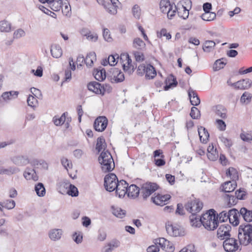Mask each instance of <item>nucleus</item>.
<instances>
[{"label": "nucleus", "instance_id": "nucleus-1", "mask_svg": "<svg viewBox=\"0 0 252 252\" xmlns=\"http://www.w3.org/2000/svg\"><path fill=\"white\" fill-rule=\"evenodd\" d=\"M196 220L191 223L192 226L197 227L202 224L208 230H214L218 226L219 222L216 212L213 209L203 214L201 217H198Z\"/></svg>", "mask_w": 252, "mask_h": 252}, {"label": "nucleus", "instance_id": "nucleus-2", "mask_svg": "<svg viewBox=\"0 0 252 252\" xmlns=\"http://www.w3.org/2000/svg\"><path fill=\"white\" fill-rule=\"evenodd\" d=\"M238 238L241 245L247 246L252 243V224H242L239 227Z\"/></svg>", "mask_w": 252, "mask_h": 252}, {"label": "nucleus", "instance_id": "nucleus-3", "mask_svg": "<svg viewBox=\"0 0 252 252\" xmlns=\"http://www.w3.org/2000/svg\"><path fill=\"white\" fill-rule=\"evenodd\" d=\"M98 160L101 164V169L104 172H110L115 167L113 158L108 150L103 151L100 153Z\"/></svg>", "mask_w": 252, "mask_h": 252}, {"label": "nucleus", "instance_id": "nucleus-4", "mask_svg": "<svg viewBox=\"0 0 252 252\" xmlns=\"http://www.w3.org/2000/svg\"><path fill=\"white\" fill-rule=\"evenodd\" d=\"M203 206V203L198 199L189 201L185 204V209L191 214L189 216L191 223L197 220L196 219L198 217L196 215V214L201 211Z\"/></svg>", "mask_w": 252, "mask_h": 252}, {"label": "nucleus", "instance_id": "nucleus-5", "mask_svg": "<svg viewBox=\"0 0 252 252\" xmlns=\"http://www.w3.org/2000/svg\"><path fill=\"white\" fill-rule=\"evenodd\" d=\"M158 188V186L155 183L147 182L143 184L140 188L141 195L143 199H147Z\"/></svg>", "mask_w": 252, "mask_h": 252}, {"label": "nucleus", "instance_id": "nucleus-6", "mask_svg": "<svg viewBox=\"0 0 252 252\" xmlns=\"http://www.w3.org/2000/svg\"><path fill=\"white\" fill-rule=\"evenodd\" d=\"M119 182L116 175L114 173L107 174L104 179V186L106 190L112 192L116 189Z\"/></svg>", "mask_w": 252, "mask_h": 252}, {"label": "nucleus", "instance_id": "nucleus-7", "mask_svg": "<svg viewBox=\"0 0 252 252\" xmlns=\"http://www.w3.org/2000/svg\"><path fill=\"white\" fill-rule=\"evenodd\" d=\"M224 250L227 252H236L239 249L240 246L236 239L233 238H227L223 243Z\"/></svg>", "mask_w": 252, "mask_h": 252}, {"label": "nucleus", "instance_id": "nucleus-8", "mask_svg": "<svg viewBox=\"0 0 252 252\" xmlns=\"http://www.w3.org/2000/svg\"><path fill=\"white\" fill-rule=\"evenodd\" d=\"M108 86L106 85L105 87L102 85L100 83L93 81L88 83L87 85L88 89L89 91L94 93L96 94L103 95L106 91V87Z\"/></svg>", "mask_w": 252, "mask_h": 252}, {"label": "nucleus", "instance_id": "nucleus-9", "mask_svg": "<svg viewBox=\"0 0 252 252\" xmlns=\"http://www.w3.org/2000/svg\"><path fill=\"white\" fill-rule=\"evenodd\" d=\"M120 60L123 63V68L125 71H127L129 73L133 71L134 66L131 64L132 61L128 54L121 55Z\"/></svg>", "mask_w": 252, "mask_h": 252}, {"label": "nucleus", "instance_id": "nucleus-10", "mask_svg": "<svg viewBox=\"0 0 252 252\" xmlns=\"http://www.w3.org/2000/svg\"><path fill=\"white\" fill-rule=\"evenodd\" d=\"M108 125V120L105 116L97 117L94 123V129L98 132L103 131Z\"/></svg>", "mask_w": 252, "mask_h": 252}, {"label": "nucleus", "instance_id": "nucleus-11", "mask_svg": "<svg viewBox=\"0 0 252 252\" xmlns=\"http://www.w3.org/2000/svg\"><path fill=\"white\" fill-rule=\"evenodd\" d=\"M166 230L169 235L173 237L183 236L185 234L183 228L178 226L173 225L172 224H170L169 222L166 224Z\"/></svg>", "mask_w": 252, "mask_h": 252}, {"label": "nucleus", "instance_id": "nucleus-12", "mask_svg": "<svg viewBox=\"0 0 252 252\" xmlns=\"http://www.w3.org/2000/svg\"><path fill=\"white\" fill-rule=\"evenodd\" d=\"M231 226L228 224L221 225L218 229L217 236L221 240L225 239L230 236Z\"/></svg>", "mask_w": 252, "mask_h": 252}, {"label": "nucleus", "instance_id": "nucleus-13", "mask_svg": "<svg viewBox=\"0 0 252 252\" xmlns=\"http://www.w3.org/2000/svg\"><path fill=\"white\" fill-rule=\"evenodd\" d=\"M155 244L158 245L161 248L167 252H172L174 250V247L172 243L167 240L164 238H160L156 239Z\"/></svg>", "mask_w": 252, "mask_h": 252}, {"label": "nucleus", "instance_id": "nucleus-14", "mask_svg": "<svg viewBox=\"0 0 252 252\" xmlns=\"http://www.w3.org/2000/svg\"><path fill=\"white\" fill-rule=\"evenodd\" d=\"M171 196L169 194L162 195L158 193L155 197H151V201L157 205L162 206L167 204Z\"/></svg>", "mask_w": 252, "mask_h": 252}, {"label": "nucleus", "instance_id": "nucleus-15", "mask_svg": "<svg viewBox=\"0 0 252 252\" xmlns=\"http://www.w3.org/2000/svg\"><path fill=\"white\" fill-rule=\"evenodd\" d=\"M128 185L127 182L123 180L117 183L115 190L116 191V194L118 195L120 198L124 197L126 194Z\"/></svg>", "mask_w": 252, "mask_h": 252}, {"label": "nucleus", "instance_id": "nucleus-16", "mask_svg": "<svg viewBox=\"0 0 252 252\" xmlns=\"http://www.w3.org/2000/svg\"><path fill=\"white\" fill-rule=\"evenodd\" d=\"M229 221L230 223L233 226L238 225L239 223V217L241 216L239 211L235 208H233L229 210Z\"/></svg>", "mask_w": 252, "mask_h": 252}, {"label": "nucleus", "instance_id": "nucleus-17", "mask_svg": "<svg viewBox=\"0 0 252 252\" xmlns=\"http://www.w3.org/2000/svg\"><path fill=\"white\" fill-rule=\"evenodd\" d=\"M11 160L15 165L20 166H25L29 163V159L27 156L18 155L12 157Z\"/></svg>", "mask_w": 252, "mask_h": 252}, {"label": "nucleus", "instance_id": "nucleus-18", "mask_svg": "<svg viewBox=\"0 0 252 252\" xmlns=\"http://www.w3.org/2000/svg\"><path fill=\"white\" fill-rule=\"evenodd\" d=\"M252 81L250 79H242L232 84V85L237 89L246 90L252 86Z\"/></svg>", "mask_w": 252, "mask_h": 252}, {"label": "nucleus", "instance_id": "nucleus-19", "mask_svg": "<svg viewBox=\"0 0 252 252\" xmlns=\"http://www.w3.org/2000/svg\"><path fill=\"white\" fill-rule=\"evenodd\" d=\"M165 85L164 86V90L168 91L170 88L176 87L178 82L176 78L172 74H170L165 79Z\"/></svg>", "mask_w": 252, "mask_h": 252}, {"label": "nucleus", "instance_id": "nucleus-20", "mask_svg": "<svg viewBox=\"0 0 252 252\" xmlns=\"http://www.w3.org/2000/svg\"><path fill=\"white\" fill-rule=\"evenodd\" d=\"M111 72H112L113 78L115 83H120L123 82L125 79L124 74L118 68H112Z\"/></svg>", "mask_w": 252, "mask_h": 252}, {"label": "nucleus", "instance_id": "nucleus-21", "mask_svg": "<svg viewBox=\"0 0 252 252\" xmlns=\"http://www.w3.org/2000/svg\"><path fill=\"white\" fill-rule=\"evenodd\" d=\"M93 75L96 80L102 81L106 78L105 70L101 66L98 68H95L93 71Z\"/></svg>", "mask_w": 252, "mask_h": 252}, {"label": "nucleus", "instance_id": "nucleus-22", "mask_svg": "<svg viewBox=\"0 0 252 252\" xmlns=\"http://www.w3.org/2000/svg\"><path fill=\"white\" fill-rule=\"evenodd\" d=\"M239 214L243 220L247 222L252 221V211L248 210L245 207H242L239 211Z\"/></svg>", "mask_w": 252, "mask_h": 252}, {"label": "nucleus", "instance_id": "nucleus-23", "mask_svg": "<svg viewBox=\"0 0 252 252\" xmlns=\"http://www.w3.org/2000/svg\"><path fill=\"white\" fill-rule=\"evenodd\" d=\"M127 190L126 194L128 196L133 198L137 197L140 191V189L134 184H132L129 187L127 186Z\"/></svg>", "mask_w": 252, "mask_h": 252}, {"label": "nucleus", "instance_id": "nucleus-24", "mask_svg": "<svg viewBox=\"0 0 252 252\" xmlns=\"http://www.w3.org/2000/svg\"><path fill=\"white\" fill-rule=\"evenodd\" d=\"M188 95L191 105L193 106H197L200 104V98L197 93L191 89H189L188 91Z\"/></svg>", "mask_w": 252, "mask_h": 252}, {"label": "nucleus", "instance_id": "nucleus-25", "mask_svg": "<svg viewBox=\"0 0 252 252\" xmlns=\"http://www.w3.org/2000/svg\"><path fill=\"white\" fill-rule=\"evenodd\" d=\"M198 132L200 141L206 143L209 137V133L207 130L204 127L200 126L198 128Z\"/></svg>", "mask_w": 252, "mask_h": 252}, {"label": "nucleus", "instance_id": "nucleus-26", "mask_svg": "<svg viewBox=\"0 0 252 252\" xmlns=\"http://www.w3.org/2000/svg\"><path fill=\"white\" fill-rule=\"evenodd\" d=\"M236 187V181H227L222 185V191L225 192H230L234 191Z\"/></svg>", "mask_w": 252, "mask_h": 252}, {"label": "nucleus", "instance_id": "nucleus-27", "mask_svg": "<svg viewBox=\"0 0 252 252\" xmlns=\"http://www.w3.org/2000/svg\"><path fill=\"white\" fill-rule=\"evenodd\" d=\"M145 73L146 78L149 79L154 78L157 75L155 67L150 64L146 65Z\"/></svg>", "mask_w": 252, "mask_h": 252}, {"label": "nucleus", "instance_id": "nucleus-28", "mask_svg": "<svg viewBox=\"0 0 252 252\" xmlns=\"http://www.w3.org/2000/svg\"><path fill=\"white\" fill-rule=\"evenodd\" d=\"M50 52L53 57L59 58L63 54V52L61 46L59 45H54L51 47Z\"/></svg>", "mask_w": 252, "mask_h": 252}, {"label": "nucleus", "instance_id": "nucleus-29", "mask_svg": "<svg viewBox=\"0 0 252 252\" xmlns=\"http://www.w3.org/2000/svg\"><path fill=\"white\" fill-rule=\"evenodd\" d=\"M62 230L60 229H54L50 231L49 233L50 238L54 241H56L61 238Z\"/></svg>", "mask_w": 252, "mask_h": 252}, {"label": "nucleus", "instance_id": "nucleus-30", "mask_svg": "<svg viewBox=\"0 0 252 252\" xmlns=\"http://www.w3.org/2000/svg\"><path fill=\"white\" fill-rule=\"evenodd\" d=\"M159 6L161 11L163 13H165L169 8L173 7V6L171 4L169 0H161Z\"/></svg>", "mask_w": 252, "mask_h": 252}, {"label": "nucleus", "instance_id": "nucleus-31", "mask_svg": "<svg viewBox=\"0 0 252 252\" xmlns=\"http://www.w3.org/2000/svg\"><path fill=\"white\" fill-rule=\"evenodd\" d=\"M226 175L232 179V181H236L238 179V172L233 167H229L226 172Z\"/></svg>", "mask_w": 252, "mask_h": 252}, {"label": "nucleus", "instance_id": "nucleus-32", "mask_svg": "<svg viewBox=\"0 0 252 252\" xmlns=\"http://www.w3.org/2000/svg\"><path fill=\"white\" fill-rule=\"evenodd\" d=\"M216 42L213 40H206L204 43L202 48L205 52H210L214 48Z\"/></svg>", "mask_w": 252, "mask_h": 252}, {"label": "nucleus", "instance_id": "nucleus-33", "mask_svg": "<svg viewBox=\"0 0 252 252\" xmlns=\"http://www.w3.org/2000/svg\"><path fill=\"white\" fill-rule=\"evenodd\" d=\"M20 171V169L15 167H10L8 169H4L3 167L0 168V174L11 175Z\"/></svg>", "mask_w": 252, "mask_h": 252}, {"label": "nucleus", "instance_id": "nucleus-34", "mask_svg": "<svg viewBox=\"0 0 252 252\" xmlns=\"http://www.w3.org/2000/svg\"><path fill=\"white\" fill-rule=\"evenodd\" d=\"M34 190L38 196H43L45 194V188L42 183H38L35 185Z\"/></svg>", "mask_w": 252, "mask_h": 252}, {"label": "nucleus", "instance_id": "nucleus-35", "mask_svg": "<svg viewBox=\"0 0 252 252\" xmlns=\"http://www.w3.org/2000/svg\"><path fill=\"white\" fill-rule=\"evenodd\" d=\"M106 147V144L104 137L102 136L99 137L97 139L96 144V149L97 150L98 152H100L102 149L104 150Z\"/></svg>", "mask_w": 252, "mask_h": 252}, {"label": "nucleus", "instance_id": "nucleus-36", "mask_svg": "<svg viewBox=\"0 0 252 252\" xmlns=\"http://www.w3.org/2000/svg\"><path fill=\"white\" fill-rule=\"evenodd\" d=\"M112 213L116 217L123 219L126 215V211L122 209L121 208L112 207Z\"/></svg>", "mask_w": 252, "mask_h": 252}, {"label": "nucleus", "instance_id": "nucleus-37", "mask_svg": "<svg viewBox=\"0 0 252 252\" xmlns=\"http://www.w3.org/2000/svg\"><path fill=\"white\" fill-rule=\"evenodd\" d=\"M19 93L15 91L6 92L3 93L1 97L4 100H10L17 97Z\"/></svg>", "mask_w": 252, "mask_h": 252}, {"label": "nucleus", "instance_id": "nucleus-38", "mask_svg": "<svg viewBox=\"0 0 252 252\" xmlns=\"http://www.w3.org/2000/svg\"><path fill=\"white\" fill-rule=\"evenodd\" d=\"M225 59L221 58L220 59H218L216 61L214 65H213V69L214 71H218L222 69L224 67L225 65L226 64V62H224V61H225Z\"/></svg>", "mask_w": 252, "mask_h": 252}, {"label": "nucleus", "instance_id": "nucleus-39", "mask_svg": "<svg viewBox=\"0 0 252 252\" xmlns=\"http://www.w3.org/2000/svg\"><path fill=\"white\" fill-rule=\"evenodd\" d=\"M95 53L91 52L87 55L85 58V63L87 66H92L94 63V61L96 60Z\"/></svg>", "mask_w": 252, "mask_h": 252}, {"label": "nucleus", "instance_id": "nucleus-40", "mask_svg": "<svg viewBox=\"0 0 252 252\" xmlns=\"http://www.w3.org/2000/svg\"><path fill=\"white\" fill-rule=\"evenodd\" d=\"M216 14L213 12H204L200 16L203 20L211 21L214 20L216 17Z\"/></svg>", "mask_w": 252, "mask_h": 252}, {"label": "nucleus", "instance_id": "nucleus-41", "mask_svg": "<svg viewBox=\"0 0 252 252\" xmlns=\"http://www.w3.org/2000/svg\"><path fill=\"white\" fill-rule=\"evenodd\" d=\"M133 46L134 48L138 50H142L145 47L146 44L140 38H135L133 40Z\"/></svg>", "mask_w": 252, "mask_h": 252}, {"label": "nucleus", "instance_id": "nucleus-42", "mask_svg": "<svg viewBox=\"0 0 252 252\" xmlns=\"http://www.w3.org/2000/svg\"><path fill=\"white\" fill-rule=\"evenodd\" d=\"M11 25L8 22L3 20L0 22V31L9 32L11 31Z\"/></svg>", "mask_w": 252, "mask_h": 252}, {"label": "nucleus", "instance_id": "nucleus-43", "mask_svg": "<svg viewBox=\"0 0 252 252\" xmlns=\"http://www.w3.org/2000/svg\"><path fill=\"white\" fill-rule=\"evenodd\" d=\"M229 211H223L220 213L219 214H216V216L218 217V221L221 222L226 221L229 218Z\"/></svg>", "mask_w": 252, "mask_h": 252}, {"label": "nucleus", "instance_id": "nucleus-44", "mask_svg": "<svg viewBox=\"0 0 252 252\" xmlns=\"http://www.w3.org/2000/svg\"><path fill=\"white\" fill-rule=\"evenodd\" d=\"M216 114L222 119L226 117V110L221 105H217L216 109Z\"/></svg>", "mask_w": 252, "mask_h": 252}, {"label": "nucleus", "instance_id": "nucleus-45", "mask_svg": "<svg viewBox=\"0 0 252 252\" xmlns=\"http://www.w3.org/2000/svg\"><path fill=\"white\" fill-rule=\"evenodd\" d=\"M67 193L72 197H76L78 195V190L77 188L73 185L70 184L68 187Z\"/></svg>", "mask_w": 252, "mask_h": 252}, {"label": "nucleus", "instance_id": "nucleus-46", "mask_svg": "<svg viewBox=\"0 0 252 252\" xmlns=\"http://www.w3.org/2000/svg\"><path fill=\"white\" fill-rule=\"evenodd\" d=\"M226 197H227V205L229 207H231L232 206H234L236 205L237 202L238 200H239L237 196L235 195H229V194H226Z\"/></svg>", "mask_w": 252, "mask_h": 252}, {"label": "nucleus", "instance_id": "nucleus-47", "mask_svg": "<svg viewBox=\"0 0 252 252\" xmlns=\"http://www.w3.org/2000/svg\"><path fill=\"white\" fill-rule=\"evenodd\" d=\"M103 5L107 11L110 14H115L117 13V5H114L112 3H108L107 4H104Z\"/></svg>", "mask_w": 252, "mask_h": 252}, {"label": "nucleus", "instance_id": "nucleus-48", "mask_svg": "<svg viewBox=\"0 0 252 252\" xmlns=\"http://www.w3.org/2000/svg\"><path fill=\"white\" fill-rule=\"evenodd\" d=\"M190 116L193 119H198L200 117V113L198 109L194 106L191 108Z\"/></svg>", "mask_w": 252, "mask_h": 252}, {"label": "nucleus", "instance_id": "nucleus-49", "mask_svg": "<svg viewBox=\"0 0 252 252\" xmlns=\"http://www.w3.org/2000/svg\"><path fill=\"white\" fill-rule=\"evenodd\" d=\"M65 113H63L59 118H57L56 117L53 118V122L56 126L62 125L64 123L65 121Z\"/></svg>", "mask_w": 252, "mask_h": 252}, {"label": "nucleus", "instance_id": "nucleus-50", "mask_svg": "<svg viewBox=\"0 0 252 252\" xmlns=\"http://www.w3.org/2000/svg\"><path fill=\"white\" fill-rule=\"evenodd\" d=\"M235 194L238 199L244 200L247 193L244 189L240 188L235 191Z\"/></svg>", "mask_w": 252, "mask_h": 252}, {"label": "nucleus", "instance_id": "nucleus-51", "mask_svg": "<svg viewBox=\"0 0 252 252\" xmlns=\"http://www.w3.org/2000/svg\"><path fill=\"white\" fill-rule=\"evenodd\" d=\"M37 102V99L32 95H29L27 98L28 105L32 108L36 107Z\"/></svg>", "mask_w": 252, "mask_h": 252}, {"label": "nucleus", "instance_id": "nucleus-52", "mask_svg": "<svg viewBox=\"0 0 252 252\" xmlns=\"http://www.w3.org/2000/svg\"><path fill=\"white\" fill-rule=\"evenodd\" d=\"M15 206V202L13 200H6L3 202L2 207L8 210L14 208Z\"/></svg>", "mask_w": 252, "mask_h": 252}, {"label": "nucleus", "instance_id": "nucleus-53", "mask_svg": "<svg viewBox=\"0 0 252 252\" xmlns=\"http://www.w3.org/2000/svg\"><path fill=\"white\" fill-rule=\"evenodd\" d=\"M132 12L133 16L139 19L140 18L141 15V9L140 7L137 4H135L132 9Z\"/></svg>", "mask_w": 252, "mask_h": 252}, {"label": "nucleus", "instance_id": "nucleus-54", "mask_svg": "<svg viewBox=\"0 0 252 252\" xmlns=\"http://www.w3.org/2000/svg\"><path fill=\"white\" fill-rule=\"evenodd\" d=\"M110 65L111 66H114L116 65L119 59V56L118 54H116L115 55H111L108 57Z\"/></svg>", "mask_w": 252, "mask_h": 252}, {"label": "nucleus", "instance_id": "nucleus-55", "mask_svg": "<svg viewBox=\"0 0 252 252\" xmlns=\"http://www.w3.org/2000/svg\"><path fill=\"white\" fill-rule=\"evenodd\" d=\"M162 36H165L168 40L171 38V35L167 32L165 29H162L160 32H157L158 37L161 38Z\"/></svg>", "mask_w": 252, "mask_h": 252}, {"label": "nucleus", "instance_id": "nucleus-56", "mask_svg": "<svg viewBox=\"0 0 252 252\" xmlns=\"http://www.w3.org/2000/svg\"><path fill=\"white\" fill-rule=\"evenodd\" d=\"M252 98V95L248 92H245L241 97L240 101L242 103H245L246 100L248 102H250Z\"/></svg>", "mask_w": 252, "mask_h": 252}, {"label": "nucleus", "instance_id": "nucleus-57", "mask_svg": "<svg viewBox=\"0 0 252 252\" xmlns=\"http://www.w3.org/2000/svg\"><path fill=\"white\" fill-rule=\"evenodd\" d=\"M183 13L182 11H178V15L184 19H186L188 18L189 15V10L186 7L183 6Z\"/></svg>", "mask_w": 252, "mask_h": 252}, {"label": "nucleus", "instance_id": "nucleus-58", "mask_svg": "<svg viewBox=\"0 0 252 252\" xmlns=\"http://www.w3.org/2000/svg\"><path fill=\"white\" fill-rule=\"evenodd\" d=\"M25 34V32L22 29H19L14 32L13 38L18 39L22 37H24Z\"/></svg>", "mask_w": 252, "mask_h": 252}, {"label": "nucleus", "instance_id": "nucleus-59", "mask_svg": "<svg viewBox=\"0 0 252 252\" xmlns=\"http://www.w3.org/2000/svg\"><path fill=\"white\" fill-rule=\"evenodd\" d=\"M103 36L105 40L107 42H111L112 41V38L111 36L110 31L107 28L103 29Z\"/></svg>", "mask_w": 252, "mask_h": 252}, {"label": "nucleus", "instance_id": "nucleus-60", "mask_svg": "<svg viewBox=\"0 0 252 252\" xmlns=\"http://www.w3.org/2000/svg\"><path fill=\"white\" fill-rule=\"evenodd\" d=\"M85 35L87 37V38L92 41H95L97 40V35L95 33H92L90 31L87 32Z\"/></svg>", "mask_w": 252, "mask_h": 252}, {"label": "nucleus", "instance_id": "nucleus-61", "mask_svg": "<svg viewBox=\"0 0 252 252\" xmlns=\"http://www.w3.org/2000/svg\"><path fill=\"white\" fill-rule=\"evenodd\" d=\"M61 163L63 166L64 167L65 169L67 170L68 168H71L72 166V164L71 161H69L67 158L63 157L61 159Z\"/></svg>", "mask_w": 252, "mask_h": 252}, {"label": "nucleus", "instance_id": "nucleus-62", "mask_svg": "<svg viewBox=\"0 0 252 252\" xmlns=\"http://www.w3.org/2000/svg\"><path fill=\"white\" fill-rule=\"evenodd\" d=\"M164 155H161V158H154V163L158 167H160L163 166L165 164V161L164 159Z\"/></svg>", "mask_w": 252, "mask_h": 252}, {"label": "nucleus", "instance_id": "nucleus-63", "mask_svg": "<svg viewBox=\"0 0 252 252\" xmlns=\"http://www.w3.org/2000/svg\"><path fill=\"white\" fill-rule=\"evenodd\" d=\"M31 72L33 73L35 76L41 77L43 75V68L41 66H38L35 71L32 69Z\"/></svg>", "mask_w": 252, "mask_h": 252}, {"label": "nucleus", "instance_id": "nucleus-64", "mask_svg": "<svg viewBox=\"0 0 252 252\" xmlns=\"http://www.w3.org/2000/svg\"><path fill=\"white\" fill-rule=\"evenodd\" d=\"M34 169H31L30 168H27L24 173V176L27 180H31V177L32 176V172Z\"/></svg>", "mask_w": 252, "mask_h": 252}]
</instances>
